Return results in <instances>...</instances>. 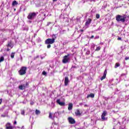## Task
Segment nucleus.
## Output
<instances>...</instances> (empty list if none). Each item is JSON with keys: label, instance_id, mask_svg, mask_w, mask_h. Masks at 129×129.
<instances>
[{"label": "nucleus", "instance_id": "1", "mask_svg": "<svg viewBox=\"0 0 129 129\" xmlns=\"http://www.w3.org/2000/svg\"><path fill=\"white\" fill-rule=\"evenodd\" d=\"M116 21L118 22H121V23H124L125 22V20L126 18H127V16L126 15H117L115 17Z\"/></svg>", "mask_w": 129, "mask_h": 129}, {"label": "nucleus", "instance_id": "2", "mask_svg": "<svg viewBox=\"0 0 129 129\" xmlns=\"http://www.w3.org/2000/svg\"><path fill=\"white\" fill-rule=\"evenodd\" d=\"M28 68L26 67H22L20 70L18 71L19 75H25L27 73Z\"/></svg>", "mask_w": 129, "mask_h": 129}, {"label": "nucleus", "instance_id": "3", "mask_svg": "<svg viewBox=\"0 0 129 129\" xmlns=\"http://www.w3.org/2000/svg\"><path fill=\"white\" fill-rule=\"evenodd\" d=\"M36 17H37V14H36V13H30L27 16V19L28 20H34Z\"/></svg>", "mask_w": 129, "mask_h": 129}, {"label": "nucleus", "instance_id": "4", "mask_svg": "<svg viewBox=\"0 0 129 129\" xmlns=\"http://www.w3.org/2000/svg\"><path fill=\"white\" fill-rule=\"evenodd\" d=\"M69 56H70V54H69L67 55L63 56V58L62 59V63H63V64H66L69 62L70 58L68 57Z\"/></svg>", "mask_w": 129, "mask_h": 129}, {"label": "nucleus", "instance_id": "5", "mask_svg": "<svg viewBox=\"0 0 129 129\" xmlns=\"http://www.w3.org/2000/svg\"><path fill=\"white\" fill-rule=\"evenodd\" d=\"M54 43H55L54 39L51 38L47 39L45 41V43L46 44V45L54 44Z\"/></svg>", "mask_w": 129, "mask_h": 129}, {"label": "nucleus", "instance_id": "6", "mask_svg": "<svg viewBox=\"0 0 129 129\" xmlns=\"http://www.w3.org/2000/svg\"><path fill=\"white\" fill-rule=\"evenodd\" d=\"M68 120L69 123H70L71 124H75V123H76V121H75V119L72 117H69Z\"/></svg>", "mask_w": 129, "mask_h": 129}, {"label": "nucleus", "instance_id": "7", "mask_svg": "<svg viewBox=\"0 0 129 129\" xmlns=\"http://www.w3.org/2000/svg\"><path fill=\"white\" fill-rule=\"evenodd\" d=\"M106 74H107V70L106 69L104 72L103 76L100 78L101 81H102V80L106 78Z\"/></svg>", "mask_w": 129, "mask_h": 129}, {"label": "nucleus", "instance_id": "8", "mask_svg": "<svg viewBox=\"0 0 129 129\" xmlns=\"http://www.w3.org/2000/svg\"><path fill=\"white\" fill-rule=\"evenodd\" d=\"M6 129H14V127L12 125H11V123L8 122L6 124Z\"/></svg>", "mask_w": 129, "mask_h": 129}, {"label": "nucleus", "instance_id": "9", "mask_svg": "<svg viewBox=\"0 0 129 129\" xmlns=\"http://www.w3.org/2000/svg\"><path fill=\"white\" fill-rule=\"evenodd\" d=\"M91 22H92V19H91V18H88L85 23V26H89V25L91 24Z\"/></svg>", "mask_w": 129, "mask_h": 129}, {"label": "nucleus", "instance_id": "10", "mask_svg": "<svg viewBox=\"0 0 129 129\" xmlns=\"http://www.w3.org/2000/svg\"><path fill=\"white\" fill-rule=\"evenodd\" d=\"M56 102L58 103V104L60 105V106H65V102H60V99H57L56 100Z\"/></svg>", "mask_w": 129, "mask_h": 129}, {"label": "nucleus", "instance_id": "11", "mask_svg": "<svg viewBox=\"0 0 129 129\" xmlns=\"http://www.w3.org/2000/svg\"><path fill=\"white\" fill-rule=\"evenodd\" d=\"M69 83V78L68 77H66L64 78V85L67 86Z\"/></svg>", "mask_w": 129, "mask_h": 129}, {"label": "nucleus", "instance_id": "12", "mask_svg": "<svg viewBox=\"0 0 129 129\" xmlns=\"http://www.w3.org/2000/svg\"><path fill=\"white\" fill-rule=\"evenodd\" d=\"M106 115V111H105L103 112L101 115V119L102 120H105V116Z\"/></svg>", "mask_w": 129, "mask_h": 129}, {"label": "nucleus", "instance_id": "13", "mask_svg": "<svg viewBox=\"0 0 129 129\" xmlns=\"http://www.w3.org/2000/svg\"><path fill=\"white\" fill-rule=\"evenodd\" d=\"M6 46L9 48V47H10L11 49H12L13 48V44L12 43V40L8 42V44L6 45Z\"/></svg>", "mask_w": 129, "mask_h": 129}, {"label": "nucleus", "instance_id": "14", "mask_svg": "<svg viewBox=\"0 0 129 129\" xmlns=\"http://www.w3.org/2000/svg\"><path fill=\"white\" fill-rule=\"evenodd\" d=\"M27 87L26 86V85L24 84L23 85H20L19 86V88L20 89V90H24V89H26V88Z\"/></svg>", "mask_w": 129, "mask_h": 129}, {"label": "nucleus", "instance_id": "15", "mask_svg": "<svg viewBox=\"0 0 129 129\" xmlns=\"http://www.w3.org/2000/svg\"><path fill=\"white\" fill-rule=\"evenodd\" d=\"M72 108H73V104L72 103H70L69 104L68 110H72Z\"/></svg>", "mask_w": 129, "mask_h": 129}, {"label": "nucleus", "instance_id": "16", "mask_svg": "<svg viewBox=\"0 0 129 129\" xmlns=\"http://www.w3.org/2000/svg\"><path fill=\"white\" fill-rule=\"evenodd\" d=\"M75 113L77 116L81 115V113H80V111L79 110V109H77L76 111H75Z\"/></svg>", "mask_w": 129, "mask_h": 129}, {"label": "nucleus", "instance_id": "17", "mask_svg": "<svg viewBox=\"0 0 129 129\" xmlns=\"http://www.w3.org/2000/svg\"><path fill=\"white\" fill-rule=\"evenodd\" d=\"M89 97H91V98H94V94L91 93L87 95V98H89Z\"/></svg>", "mask_w": 129, "mask_h": 129}, {"label": "nucleus", "instance_id": "18", "mask_svg": "<svg viewBox=\"0 0 129 129\" xmlns=\"http://www.w3.org/2000/svg\"><path fill=\"white\" fill-rule=\"evenodd\" d=\"M17 5H18V2L16 1H13L12 4V6H13V7H15V6H17Z\"/></svg>", "mask_w": 129, "mask_h": 129}, {"label": "nucleus", "instance_id": "19", "mask_svg": "<svg viewBox=\"0 0 129 129\" xmlns=\"http://www.w3.org/2000/svg\"><path fill=\"white\" fill-rule=\"evenodd\" d=\"M53 114L51 112H49V118H51V119H53Z\"/></svg>", "mask_w": 129, "mask_h": 129}, {"label": "nucleus", "instance_id": "20", "mask_svg": "<svg viewBox=\"0 0 129 129\" xmlns=\"http://www.w3.org/2000/svg\"><path fill=\"white\" fill-rule=\"evenodd\" d=\"M40 113H41V112L40 111V110L36 109L35 110V114L38 115V114H40Z\"/></svg>", "mask_w": 129, "mask_h": 129}, {"label": "nucleus", "instance_id": "21", "mask_svg": "<svg viewBox=\"0 0 129 129\" xmlns=\"http://www.w3.org/2000/svg\"><path fill=\"white\" fill-rule=\"evenodd\" d=\"M56 38H57V36H56V34H53L52 35V40L53 39L54 41H55V40H56Z\"/></svg>", "mask_w": 129, "mask_h": 129}, {"label": "nucleus", "instance_id": "22", "mask_svg": "<svg viewBox=\"0 0 129 129\" xmlns=\"http://www.w3.org/2000/svg\"><path fill=\"white\" fill-rule=\"evenodd\" d=\"M15 54H16L15 52H12V53H11V58H12V59L14 58V57H15Z\"/></svg>", "mask_w": 129, "mask_h": 129}, {"label": "nucleus", "instance_id": "23", "mask_svg": "<svg viewBox=\"0 0 129 129\" xmlns=\"http://www.w3.org/2000/svg\"><path fill=\"white\" fill-rule=\"evenodd\" d=\"M3 61H5V57H4V56H2L1 58H0V63L1 62H3Z\"/></svg>", "mask_w": 129, "mask_h": 129}, {"label": "nucleus", "instance_id": "24", "mask_svg": "<svg viewBox=\"0 0 129 129\" xmlns=\"http://www.w3.org/2000/svg\"><path fill=\"white\" fill-rule=\"evenodd\" d=\"M119 66H120V64L118 63H116L115 64V68H117V67H119Z\"/></svg>", "mask_w": 129, "mask_h": 129}, {"label": "nucleus", "instance_id": "25", "mask_svg": "<svg viewBox=\"0 0 129 129\" xmlns=\"http://www.w3.org/2000/svg\"><path fill=\"white\" fill-rule=\"evenodd\" d=\"M100 49H101V47H100V46H98L95 49V51H100Z\"/></svg>", "mask_w": 129, "mask_h": 129}, {"label": "nucleus", "instance_id": "26", "mask_svg": "<svg viewBox=\"0 0 129 129\" xmlns=\"http://www.w3.org/2000/svg\"><path fill=\"white\" fill-rule=\"evenodd\" d=\"M96 19H99L100 18V15L99 14H96Z\"/></svg>", "mask_w": 129, "mask_h": 129}, {"label": "nucleus", "instance_id": "27", "mask_svg": "<svg viewBox=\"0 0 129 129\" xmlns=\"http://www.w3.org/2000/svg\"><path fill=\"white\" fill-rule=\"evenodd\" d=\"M21 114H22V115H25V110H22L21 111Z\"/></svg>", "mask_w": 129, "mask_h": 129}, {"label": "nucleus", "instance_id": "28", "mask_svg": "<svg viewBox=\"0 0 129 129\" xmlns=\"http://www.w3.org/2000/svg\"><path fill=\"white\" fill-rule=\"evenodd\" d=\"M42 74H43V75H47V73L45 71H43L42 72Z\"/></svg>", "mask_w": 129, "mask_h": 129}, {"label": "nucleus", "instance_id": "29", "mask_svg": "<svg viewBox=\"0 0 129 129\" xmlns=\"http://www.w3.org/2000/svg\"><path fill=\"white\" fill-rule=\"evenodd\" d=\"M47 48L48 49L51 48V45H50V44H48V45H47Z\"/></svg>", "mask_w": 129, "mask_h": 129}, {"label": "nucleus", "instance_id": "30", "mask_svg": "<svg viewBox=\"0 0 129 129\" xmlns=\"http://www.w3.org/2000/svg\"><path fill=\"white\" fill-rule=\"evenodd\" d=\"M124 59L126 61L127 60H129V57H125Z\"/></svg>", "mask_w": 129, "mask_h": 129}, {"label": "nucleus", "instance_id": "31", "mask_svg": "<svg viewBox=\"0 0 129 129\" xmlns=\"http://www.w3.org/2000/svg\"><path fill=\"white\" fill-rule=\"evenodd\" d=\"M51 22H48L47 24L46 25V26L48 27L49 25H51Z\"/></svg>", "mask_w": 129, "mask_h": 129}, {"label": "nucleus", "instance_id": "32", "mask_svg": "<svg viewBox=\"0 0 129 129\" xmlns=\"http://www.w3.org/2000/svg\"><path fill=\"white\" fill-rule=\"evenodd\" d=\"M34 101H31V102H30V104H31V105H34Z\"/></svg>", "mask_w": 129, "mask_h": 129}, {"label": "nucleus", "instance_id": "33", "mask_svg": "<svg viewBox=\"0 0 129 129\" xmlns=\"http://www.w3.org/2000/svg\"><path fill=\"white\" fill-rule=\"evenodd\" d=\"M25 86H29V83L27 82L26 83Z\"/></svg>", "mask_w": 129, "mask_h": 129}, {"label": "nucleus", "instance_id": "34", "mask_svg": "<svg viewBox=\"0 0 129 129\" xmlns=\"http://www.w3.org/2000/svg\"><path fill=\"white\" fill-rule=\"evenodd\" d=\"M117 40H121V37H118V38H117Z\"/></svg>", "mask_w": 129, "mask_h": 129}, {"label": "nucleus", "instance_id": "35", "mask_svg": "<svg viewBox=\"0 0 129 129\" xmlns=\"http://www.w3.org/2000/svg\"><path fill=\"white\" fill-rule=\"evenodd\" d=\"M93 38H94V35H92L91 37L90 38V39H93Z\"/></svg>", "mask_w": 129, "mask_h": 129}, {"label": "nucleus", "instance_id": "36", "mask_svg": "<svg viewBox=\"0 0 129 129\" xmlns=\"http://www.w3.org/2000/svg\"><path fill=\"white\" fill-rule=\"evenodd\" d=\"M3 102V99H0V104H2V102Z\"/></svg>", "mask_w": 129, "mask_h": 129}, {"label": "nucleus", "instance_id": "37", "mask_svg": "<svg viewBox=\"0 0 129 129\" xmlns=\"http://www.w3.org/2000/svg\"><path fill=\"white\" fill-rule=\"evenodd\" d=\"M72 68L76 69L77 67H76V66H73Z\"/></svg>", "mask_w": 129, "mask_h": 129}, {"label": "nucleus", "instance_id": "38", "mask_svg": "<svg viewBox=\"0 0 129 129\" xmlns=\"http://www.w3.org/2000/svg\"><path fill=\"white\" fill-rule=\"evenodd\" d=\"M10 50H11V49H10V48H8L7 49V52H9Z\"/></svg>", "mask_w": 129, "mask_h": 129}, {"label": "nucleus", "instance_id": "39", "mask_svg": "<svg viewBox=\"0 0 129 129\" xmlns=\"http://www.w3.org/2000/svg\"><path fill=\"white\" fill-rule=\"evenodd\" d=\"M58 0H52L53 3H55V2H57Z\"/></svg>", "mask_w": 129, "mask_h": 129}, {"label": "nucleus", "instance_id": "40", "mask_svg": "<svg viewBox=\"0 0 129 129\" xmlns=\"http://www.w3.org/2000/svg\"><path fill=\"white\" fill-rule=\"evenodd\" d=\"M80 31V32H84V30L83 29H81Z\"/></svg>", "mask_w": 129, "mask_h": 129}, {"label": "nucleus", "instance_id": "41", "mask_svg": "<svg viewBox=\"0 0 129 129\" xmlns=\"http://www.w3.org/2000/svg\"><path fill=\"white\" fill-rule=\"evenodd\" d=\"M16 123H17V121H15L14 123V124H16Z\"/></svg>", "mask_w": 129, "mask_h": 129}, {"label": "nucleus", "instance_id": "42", "mask_svg": "<svg viewBox=\"0 0 129 129\" xmlns=\"http://www.w3.org/2000/svg\"><path fill=\"white\" fill-rule=\"evenodd\" d=\"M2 116H3V117H5V116H4V115H2Z\"/></svg>", "mask_w": 129, "mask_h": 129}, {"label": "nucleus", "instance_id": "43", "mask_svg": "<svg viewBox=\"0 0 129 129\" xmlns=\"http://www.w3.org/2000/svg\"><path fill=\"white\" fill-rule=\"evenodd\" d=\"M44 17H46V14H44Z\"/></svg>", "mask_w": 129, "mask_h": 129}, {"label": "nucleus", "instance_id": "44", "mask_svg": "<svg viewBox=\"0 0 129 129\" xmlns=\"http://www.w3.org/2000/svg\"><path fill=\"white\" fill-rule=\"evenodd\" d=\"M112 129H115V128L114 127V128H113Z\"/></svg>", "mask_w": 129, "mask_h": 129}, {"label": "nucleus", "instance_id": "45", "mask_svg": "<svg viewBox=\"0 0 129 129\" xmlns=\"http://www.w3.org/2000/svg\"><path fill=\"white\" fill-rule=\"evenodd\" d=\"M14 11H16V9H14Z\"/></svg>", "mask_w": 129, "mask_h": 129}, {"label": "nucleus", "instance_id": "46", "mask_svg": "<svg viewBox=\"0 0 129 129\" xmlns=\"http://www.w3.org/2000/svg\"><path fill=\"white\" fill-rule=\"evenodd\" d=\"M128 1L129 2V0H128Z\"/></svg>", "mask_w": 129, "mask_h": 129}]
</instances>
